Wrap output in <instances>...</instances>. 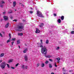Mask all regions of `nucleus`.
I'll return each mask as SVG.
<instances>
[{
	"label": "nucleus",
	"mask_w": 74,
	"mask_h": 74,
	"mask_svg": "<svg viewBox=\"0 0 74 74\" xmlns=\"http://www.w3.org/2000/svg\"><path fill=\"white\" fill-rule=\"evenodd\" d=\"M40 48H42L41 49V53L42 54H44V55H46L47 53V51L48 50L47 49V48L45 46H44L42 45H41L39 46Z\"/></svg>",
	"instance_id": "f257e3e1"
},
{
	"label": "nucleus",
	"mask_w": 74,
	"mask_h": 74,
	"mask_svg": "<svg viewBox=\"0 0 74 74\" xmlns=\"http://www.w3.org/2000/svg\"><path fill=\"white\" fill-rule=\"evenodd\" d=\"M36 14L38 17H40V18H44V16L42 15L41 12L39 11H37Z\"/></svg>",
	"instance_id": "f03ea898"
},
{
	"label": "nucleus",
	"mask_w": 74,
	"mask_h": 74,
	"mask_svg": "<svg viewBox=\"0 0 74 74\" xmlns=\"http://www.w3.org/2000/svg\"><path fill=\"white\" fill-rule=\"evenodd\" d=\"M18 26L17 27V28L18 29H22L24 28V26H23L22 23H19Z\"/></svg>",
	"instance_id": "7ed1b4c3"
},
{
	"label": "nucleus",
	"mask_w": 74,
	"mask_h": 74,
	"mask_svg": "<svg viewBox=\"0 0 74 74\" xmlns=\"http://www.w3.org/2000/svg\"><path fill=\"white\" fill-rule=\"evenodd\" d=\"M0 66L2 69H4L5 66H6V64L5 63V62L4 61L2 62Z\"/></svg>",
	"instance_id": "20e7f679"
},
{
	"label": "nucleus",
	"mask_w": 74,
	"mask_h": 74,
	"mask_svg": "<svg viewBox=\"0 0 74 74\" xmlns=\"http://www.w3.org/2000/svg\"><path fill=\"white\" fill-rule=\"evenodd\" d=\"M24 59L25 61H27L28 58L27 57V56L25 55L24 56Z\"/></svg>",
	"instance_id": "39448f33"
},
{
	"label": "nucleus",
	"mask_w": 74,
	"mask_h": 74,
	"mask_svg": "<svg viewBox=\"0 0 74 74\" xmlns=\"http://www.w3.org/2000/svg\"><path fill=\"white\" fill-rule=\"evenodd\" d=\"M3 18L5 21H7V20H8V17L5 16H3Z\"/></svg>",
	"instance_id": "423d86ee"
},
{
	"label": "nucleus",
	"mask_w": 74,
	"mask_h": 74,
	"mask_svg": "<svg viewBox=\"0 0 74 74\" xmlns=\"http://www.w3.org/2000/svg\"><path fill=\"white\" fill-rule=\"evenodd\" d=\"M36 33H39L40 32V31L38 30V28H36Z\"/></svg>",
	"instance_id": "0eeeda50"
},
{
	"label": "nucleus",
	"mask_w": 74,
	"mask_h": 74,
	"mask_svg": "<svg viewBox=\"0 0 74 74\" xmlns=\"http://www.w3.org/2000/svg\"><path fill=\"white\" fill-rule=\"evenodd\" d=\"M13 4V6L14 7H15V5H16V2L14 1Z\"/></svg>",
	"instance_id": "6e6552de"
},
{
	"label": "nucleus",
	"mask_w": 74,
	"mask_h": 74,
	"mask_svg": "<svg viewBox=\"0 0 74 74\" xmlns=\"http://www.w3.org/2000/svg\"><path fill=\"white\" fill-rule=\"evenodd\" d=\"M46 58H50L52 57V56H50V55H48L47 56H45Z\"/></svg>",
	"instance_id": "1a4fd4ad"
},
{
	"label": "nucleus",
	"mask_w": 74,
	"mask_h": 74,
	"mask_svg": "<svg viewBox=\"0 0 74 74\" xmlns=\"http://www.w3.org/2000/svg\"><path fill=\"white\" fill-rule=\"evenodd\" d=\"M64 17L63 16H62L61 17V21L64 20Z\"/></svg>",
	"instance_id": "9d476101"
},
{
	"label": "nucleus",
	"mask_w": 74,
	"mask_h": 74,
	"mask_svg": "<svg viewBox=\"0 0 74 74\" xmlns=\"http://www.w3.org/2000/svg\"><path fill=\"white\" fill-rule=\"evenodd\" d=\"M43 26H44V23H41L40 24V25H39V27H43Z\"/></svg>",
	"instance_id": "9b49d317"
},
{
	"label": "nucleus",
	"mask_w": 74,
	"mask_h": 74,
	"mask_svg": "<svg viewBox=\"0 0 74 74\" xmlns=\"http://www.w3.org/2000/svg\"><path fill=\"white\" fill-rule=\"evenodd\" d=\"M28 51L27 48H26L25 50H24L23 51V53H26V51Z\"/></svg>",
	"instance_id": "f8f14e48"
},
{
	"label": "nucleus",
	"mask_w": 74,
	"mask_h": 74,
	"mask_svg": "<svg viewBox=\"0 0 74 74\" xmlns=\"http://www.w3.org/2000/svg\"><path fill=\"white\" fill-rule=\"evenodd\" d=\"M9 23H8L5 26V27H6V28H7V27H8V26H9Z\"/></svg>",
	"instance_id": "ddd939ff"
},
{
	"label": "nucleus",
	"mask_w": 74,
	"mask_h": 74,
	"mask_svg": "<svg viewBox=\"0 0 74 74\" xmlns=\"http://www.w3.org/2000/svg\"><path fill=\"white\" fill-rule=\"evenodd\" d=\"M58 22L59 23H61V20L60 19H58Z\"/></svg>",
	"instance_id": "4468645a"
},
{
	"label": "nucleus",
	"mask_w": 74,
	"mask_h": 74,
	"mask_svg": "<svg viewBox=\"0 0 74 74\" xmlns=\"http://www.w3.org/2000/svg\"><path fill=\"white\" fill-rule=\"evenodd\" d=\"M49 68H52V65L51 64H49Z\"/></svg>",
	"instance_id": "2eb2a0df"
},
{
	"label": "nucleus",
	"mask_w": 74,
	"mask_h": 74,
	"mask_svg": "<svg viewBox=\"0 0 74 74\" xmlns=\"http://www.w3.org/2000/svg\"><path fill=\"white\" fill-rule=\"evenodd\" d=\"M41 67H44V66H45V64L44 63H42L41 64Z\"/></svg>",
	"instance_id": "dca6fc26"
},
{
	"label": "nucleus",
	"mask_w": 74,
	"mask_h": 74,
	"mask_svg": "<svg viewBox=\"0 0 74 74\" xmlns=\"http://www.w3.org/2000/svg\"><path fill=\"white\" fill-rule=\"evenodd\" d=\"M18 36H23V33H18Z\"/></svg>",
	"instance_id": "f3484780"
},
{
	"label": "nucleus",
	"mask_w": 74,
	"mask_h": 74,
	"mask_svg": "<svg viewBox=\"0 0 74 74\" xmlns=\"http://www.w3.org/2000/svg\"><path fill=\"white\" fill-rule=\"evenodd\" d=\"M13 60H9L8 61V63H11V62H12Z\"/></svg>",
	"instance_id": "a211bd4d"
},
{
	"label": "nucleus",
	"mask_w": 74,
	"mask_h": 74,
	"mask_svg": "<svg viewBox=\"0 0 74 74\" xmlns=\"http://www.w3.org/2000/svg\"><path fill=\"white\" fill-rule=\"evenodd\" d=\"M4 56V53H2L0 55V57H2V56Z\"/></svg>",
	"instance_id": "6ab92c4d"
},
{
	"label": "nucleus",
	"mask_w": 74,
	"mask_h": 74,
	"mask_svg": "<svg viewBox=\"0 0 74 74\" xmlns=\"http://www.w3.org/2000/svg\"><path fill=\"white\" fill-rule=\"evenodd\" d=\"M1 4H4L5 3V2L3 1H1Z\"/></svg>",
	"instance_id": "aec40b11"
},
{
	"label": "nucleus",
	"mask_w": 74,
	"mask_h": 74,
	"mask_svg": "<svg viewBox=\"0 0 74 74\" xmlns=\"http://www.w3.org/2000/svg\"><path fill=\"white\" fill-rule=\"evenodd\" d=\"M11 41H16V38H12V40H11Z\"/></svg>",
	"instance_id": "412c9836"
},
{
	"label": "nucleus",
	"mask_w": 74,
	"mask_h": 74,
	"mask_svg": "<svg viewBox=\"0 0 74 74\" xmlns=\"http://www.w3.org/2000/svg\"><path fill=\"white\" fill-rule=\"evenodd\" d=\"M17 44H20V40H17Z\"/></svg>",
	"instance_id": "4be33fe9"
},
{
	"label": "nucleus",
	"mask_w": 74,
	"mask_h": 74,
	"mask_svg": "<svg viewBox=\"0 0 74 74\" xmlns=\"http://www.w3.org/2000/svg\"><path fill=\"white\" fill-rule=\"evenodd\" d=\"M21 67L23 69H25V65H22Z\"/></svg>",
	"instance_id": "5701e85b"
},
{
	"label": "nucleus",
	"mask_w": 74,
	"mask_h": 74,
	"mask_svg": "<svg viewBox=\"0 0 74 74\" xmlns=\"http://www.w3.org/2000/svg\"><path fill=\"white\" fill-rule=\"evenodd\" d=\"M48 42H49V40H47L46 41V44H48Z\"/></svg>",
	"instance_id": "b1692460"
},
{
	"label": "nucleus",
	"mask_w": 74,
	"mask_h": 74,
	"mask_svg": "<svg viewBox=\"0 0 74 74\" xmlns=\"http://www.w3.org/2000/svg\"><path fill=\"white\" fill-rule=\"evenodd\" d=\"M71 34H74V31H72L71 32Z\"/></svg>",
	"instance_id": "393cba45"
},
{
	"label": "nucleus",
	"mask_w": 74,
	"mask_h": 74,
	"mask_svg": "<svg viewBox=\"0 0 74 74\" xmlns=\"http://www.w3.org/2000/svg\"><path fill=\"white\" fill-rule=\"evenodd\" d=\"M48 63H49L48 61H46L45 62V64H48Z\"/></svg>",
	"instance_id": "a878e982"
},
{
	"label": "nucleus",
	"mask_w": 74,
	"mask_h": 74,
	"mask_svg": "<svg viewBox=\"0 0 74 74\" xmlns=\"http://www.w3.org/2000/svg\"><path fill=\"white\" fill-rule=\"evenodd\" d=\"M57 60H58V61H59L60 60V58H56Z\"/></svg>",
	"instance_id": "bb28decb"
},
{
	"label": "nucleus",
	"mask_w": 74,
	"mask_h": 74,
	"mask_svg": "<svg viewBox=\"0 0 74 74\" xmlns=\"http://www.w3.org/2000/svg\"><path fill=\"white\" fill-rule=\"evenodd\" d=\"M40 42L41 44H43V42L42 41V40H40Z\"/></svg>",
	"instance_id": "cd10ccee"
},
{
	"label": "nucleus",
	"mask_w": 74,
	"mask_h": 74,
	"mask_svg": "<svg viewBox=\"0 0 74 74\" xmlns=\"http://www.w3.org/2000/svg\"><path fill=\"white\" fill-rule=\"evenodd\" d=\"M9 36L10 37V40L11 39V34L10 33L9 34Z\"/></svg>",
	"instance_id": "c85d7f7f"
},
{
	"label": "nucleus",
	"mask_w": 74,
	"mask_h": 74,
	"mask_svg": "<svg viewBox=\"0 0 74 74\" xmlns=\"http://www.w3.org/2000/svg\"><path fill=\"white\" fill-rule=\"evenodd\" d=\"M55 67H57V64H56V63H55Z\"/></svg>",
	"instance_id": "c756f323"
},
{
	"label": "nucleus",
	"mask_w": 74,
	"mask_h": 74,
	"mask_svg": "<svg viewBox=\"0 0 74 74\" xmlns=\"http://www.w3.org/2000/svg\"><path fill=\"white\" fill-rule=\"evenodd\" d=\"M49 61L50 62H53V60L52 59H49Z\"/></svg>",
	"instance_id": "7c9ffc66"
},
{
	"label": "nucleus",
	"mask_w": 74,
	"mask_h": 74,
	"mask_svg": "<svg viewBox=\"0 0 74 74\" xmlns=\"http://www.w3.org/2000/svg\"><path fill=\"white\" fill-rule=\"evenodd\" d=\"M7 65L8 66V67L10 68V65L8 64H7Z\"/></svg>",
	"instance_id": "2f4dec72"
},
{
	"label": "nucleus",
	"mask_w": 74,
	"mask_h": 74,
	"mask_svg": "<svg viewBox=\"0 0 74 74\" xmlns=\"http://www.w3.org/2000/svg\"><path fill=\"white\" fill-rule=\"evenodd\" d=\"M10 42V40H7V43H8Z\"/></svg>",
	"instance_id": "473e14b6"
},
{
	"label": "nucleus",
	"mask_w": 74,
	"mask_h": 74,
	"mask_svg": "<svg viewBox=\"0 0 74 74\" xmlns=\"http://www.w3.org/2000/svg\"><path fill=\"white\" fill-rule=\"evenodd\" d=\"M0 7H1V8H3V5H0Z\"/></svg>",
	"instance_id": "72a5a7b5"
},
{
	"label": "nucleus",
	"mask_w": 74,
	"mask_h": 74,
	"mask_svg": "<svg viewBox=\"0 0 74 74\" xmlns=\"http://www.w3.org/2000/svg\"><path fill=\"white\" fill-rule=\"evenodd\" d=\"M18 64H19V63H17L16 64V67H17L18 66Z\"/></svg>",
	"instance_id": "f704fd0d"
},
{
	"label": "nucleus",
	"mask_w": 74,
	"mask_h": 74,
	"mask_svg": "<svg viewBox=\"0 0 74 74\" xmlns=\"http://www.w3.org/2000/svg\"><path fill=\"white\" fill-rule=\"evenodd\" d=\"M13 22L15 21V22H17V20H14L13 21Z\"/></svg>",
	"instance_id": "c9c22d12"
},
{
	"label": "nucleus",
	"mask_w": 74,
	"mask_h": 74,
	"mask_svg": "<svg viewBox=\"0 0 74 74\" xmlns=\"http://www.w3.org/2000/svg\"><path fill=\"white\" fill-rule=\"evenodd\" d=\"M69 72L70 73H71V72H73V71H72V70H70V71H69Z\"/></svg>",
	"instance_id": "e433bc0d"
},
{
	"label": "nucleus",
	"mask_w": 74,
	"mask_h": 74,
	"mask_svg": "<svg viewBox=\"0 0 74 74\" xmlns=\"http://www.w3.org/2000/svg\"><path fill=\"white\" fill-rule=\"evenodd\" d=\"M53 15L54 16H56V14L55 13H54L53 14Z\"/></svg>",
	"instance_id": "4c0bfd02"
},
{
	"label": "nucleus",
	"mask_w": 74,
	"mask_h": 74,
	"mask_svg": "<svg viewBox=\"0 0 74 74\" xmlns=\"http://www.w3.org/2000/svg\"><path fill=\"white\" fill-rule=\"evenodd\" d=\"M40 65V64H37V67H38Z\"/></svg>",
	"instance_id": "58836bf2"
},
{
	"label": "nucleus",
	"mask_w": 74,
	"mask_h": 74,
	"mask_svg": "<svg viewBox=\"0 0 74 74\" xmlns=\"http://www.w3.org/2000/svg\"><path fill=\"white\" fill-rule=\"evenodd\" d=\"M14 42H12V45H14Z\"/></svg>",
	"instance_id": "ea45409f"
},
{
	"label": "nucleus",
	"mask_w": 74,
	"mask_h": 74,
	"mask_svg": "<svg viewBox=\"0 0 74 74\" xmlns=\"http://www.w3.org/2000/svg\"><path fill=\"white\" fill-rule=\"evenodd\" d=\"M29 12L30 14H33V11H30Z\"/></svg>",
	"instance_id": "a19ab883"
},
{
	"label": "nucleus",
	"mask_w": 74,
	"mask_h": 74,
	"mask_svg": "<svg viewBox=\"0 0 74 74\" xmlns=\"http://www.w3.org/2000/svg\"><path fill=\"white\" fill-rule=\"evenodd\" d=\"M21 6H23V7L24 8V7H25V6H24V5H23V4H22L21 5Z\"/></svg>",
	"instance_id": "79ce46f5"
},
{
	"label": "nucleus",
	"mask_w": 74,
	"mask_h": 74,
	"mask_svg": "<svg viewBox=\"0 0 74 74\" xmlns=\"http://www.w3.org/2000/svg\"><path fill=\"white\" fill-rule=\"evenodd\" d=\"M2 62H3V60H0V63H1Z\"/></svg>",
	"instance_id": "37998d69"
},
{
	"label": "nucleus",
	"mask_w": 74,
	"mask_h": 74,
	"mask_svg": "<svg viewBox=\"0 0 74 74\" xmlns=\"http://www.w3.org/2000/svg\"><path fill=\"white\" fill-rule=\"evenodd\" d=\"M25 69H27V66H25Z\"/></svg>",
	"instance_id": "c03bdc74"
},
{
	"label": "nucleus",
	"mask_w": 74,
	"mask_h": 74,
	"mask_svg": "<svg viewBox=\"0 0 74 74\" xmlns=\"http://www.w3.org/2000/svg\"><path fill=\"white\" fill-rule=\"evenodd\" d=\"M0 36H1V37H2L3 36V35L2 34H1V33H0Z\"/></svg>",
	"instance_id": "a18cd8bd"
},
{
	"label": "nucleus",
	"mask_w": 74,
	"mask_h": 74,
	"mask_svg": "<svg viewBox=\"0 0 74 74\" xmlns=\"http://www.w3.org/2000/svg\"><path fill=\"white\" fill-rule=\"evenodd\" d=\"M38 45H42L41 44V43H39V44H38Z\"/></svg>",
	"instance_id": "49530a36"
},
{
	"label": "nucleus",
	"mask_w": 74,
	"mask_h": 74,
	"mask_svg": "<svg viewBox=\"0 0 74 74\" xmlns=\"http://www.w3.org/2000/svg\"><path fill=\"white\" fill-rule=\"evenodd\" d=\"M8 13H9V14H11V13H12V12H8Z\"/></svg>",
	"instance_id": "de8ad7c7"
},
{
	"label": "nucleus",
	"mask_w": 74,
	"mask_h": 74,
	"mask_svg": "<svg viewBox=\"0 0 74 74\" xmlns=\"http://www.w3.org/2000/svg\"><path fill=\"white\" fill-rule=\"evenodd\" d=\"M59 49V47H57V49Z\"/></svg>",
	"instance_id": "09e8293b"
},
{
	"label": "nucleus",
	"mask_w": 74,
	"mask_h": 74,
	"mask_svg": "<svg viewBox=\"0 0 74 74\" xmlns=\"http://www.w3.org/2000/svg\"><path fill=\"white\" fill-rule=\"evenodd\" d=\"M11 69H14V67H11Z\"/></svg>",
	"instance_id": "8fccbe9b"
},
{
	"label": "nucleus",
	"mask_w": 74,
	"mask_h": 74,
	"mask_svg": "<svg viewBox=\"0 0 74 74\" xmlns=\"http://www.w3.org/2000/svg\"><path fill=\"white\" fill-rule=\"evenodd\" d=\"M63 71H64V72H66V70H64Z\"/></svg>",
	"instance_id": "3c124183"
},
{
	"label": "nucleus",
	"mask_w": 74,
	"mask_h": 74,
	"mask_svg": "<svg viewBox=\"0 0 74 74\" xmlns=\"http://www.w3.org/2000/svg\"><path fill=\"white\" fill-rule=\"evenodd\" d=\"M19 5H21H21L22 4V3H19Z\"/></svg>",
	"instance_id": "603ef678"
},
{
	"label": "nucleus",
	"mask_w": 74,
	"mask_h": 74,
	"mask_svg": "<svg viewBox=\"0 0 74 74\" xmlns=\"http://www.w3.org/2000/svg\"><path fill=\"white\" fill-rule=\"evenodd\" d=\"M18 47L19 49H21V47H20V46H18Z\"/></svg>",
	"instance_id": "864d4df0"
},
{
	"label": "nucleus",
	"mask_w": 74,
	"mask_h": 74,
	"mask_svg": "<svg viewBox=\"0 0 74 74\" xmlns=\"http://www.w3.org/2000/svg\"><path fill=\"white\" fill-rule=\"evenodd\" d=\"M10 18H11V19H12V17H10Z\"/></svg>",
	"instance_id": "5fc2aeb1"
},
{
	"label": "nucleus",
	"mask_w": 74,
	"mask_h": 74,
	"mask_svg": "<svg viewBox=\"0 0 74 74\" xmlns=\"http://www.w3.org/2000/svg\"><path fill=\"white\" fill-rule=\"evenodd\" d=\"M63 74H67V73H63Z\"/></svg>",
	"instance_id": "6e6d98bb"
},
{
	"label": "nucleus",
	"mask_w": 74,
	"mask_h": 74,
	"mask_svg": "<svg viewBox=\"0 0 74 74\" xmlns=\"http://www.w3.org/2000/svg\"><path fill=\"white\" fill-rule=\"evenodd\" d=\"M51 74H54V73H53V72H52L51 73Z\"/></svg>",
	"instance_id": "4d7b16f0"
},
{
	"label": "nucleus",
	"mask_w": 74,
	"mask_h": 74,
	"mask_svg": "<svg viewBox=\"0 0 74 74\" xmlns=\"http://www.w3.org/2000/svg\"><path fill=\"white\" fill-rule=\"evenodd\" d=\"M3 14H5V12H3Z\"/></svg>",
	"instance_id": "13d9d810"
},
{
	"label": "nucleus",
	"mask_w": 74,
	"mask_h": 74,
	"mask_svg": "<svg viewBox=\"0 0 74 74\" xmlns=\"http://www.w3.org/2000/svg\"><path fill=\"white\" fill-rule=\"evenodd\" d=\"M64 68H63V70H64Z\"/></svg>",
	"instance_id": "bf43d9fd"
},
{
	"label": "nucleus",
	"mask_w": 74,
	"mask_h": 74,
	"mask_svg": "<svg viewBox=\"0 0 74 74\" xmlns=\"http://www.w3.org/2000/svg\"><path fill=\"white\" fill-rule=\"evenodd\" d=\"M58 63H59V61H58Z\"/></svg>",
	"instance_id": "052dcab7"
},
{
	"label": "nucleus",
	"mask_w": 74,
	"mask_h": 74,
	"mask_svg": "<svg viewBox=\"0 0 74 74\" xmlns=\"http://www.w3.org/2000/svg\"><path fill=\"white\" fill-rule=\"evenodd\" d=\"M55 70H56V69H55Z\"/></svg>",
	"instance_id": "680f3d73"
},
{
	"label": "nucleus",
	"mask_w": 74,
	"mask_h": 74,
	"mask_svg": "<svg viewBox=\"0 0 74 74\" xmlns=\"http://www.w3.org/2000/svg\"><path fill=\"white\" fill-rule=\"evenodd\" d=\"M1 15V14H0V16Z\"/></svg>",
	"instance_id": "e2e57ef3"
}]
</instances>
